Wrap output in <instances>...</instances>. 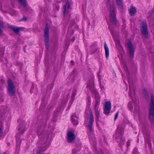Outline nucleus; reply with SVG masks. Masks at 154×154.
<instances>
[{
    "mask_svg": "<svg viewBox=\"0 0 154 154\" xmlns=\"http://www.w3.org/2000/svg\"><path fill=\"white\" fill-rule=\"evenodd\" d=\"M100 72H99L97 73V76H98V78L99 79V82H100V86L101 87L102 90V89L103 88V89L104 88V87L103 86H102V85H101V82H100L101 81V79H100Z\"/></svg>",
    "mask_w": 154,
    "mask_h": 154,
    "instance_id": "obj_22",
    "label": "nucleus"
},
{
    "mask_svg": "<svg viewBox=\"0 0 154 154\" xmlns=\"http://www.w3.org/2000/svg\"><path fill=\"white\" fill-rule=\"evenodd\" d=\"M72 118H74V119H77V117L76 115H75V114H74L72 116Z\"/></svg>",
    "mask_w": 154,
    "mask_h": 154,
    "instance_id": "obj_32",
    "label": "nucleus"
},
{
    "mask_svg": "<svg viewBox=\"0 0 154 154\" xmlns=\"http://www.w3.org/2000/svg\"><path fill=\"white\" fill-rule=\"evenodd\" d=\"M8 89L9 94L11 96H14L15 94V88L12 80L8 79L7 81Z\"/></svg>",
    "mask_w": 154,
    "mask_h": 154,
    "instance_id": "obj_6",
    "label": "nucleus"
},
{
    "mask_svg": "<svg viewBox=\"0 0 154 154\" xmlns=\"http://www.w3.org/2000/svg\"><path fill=\"white\" fill-rule=\"evenodd\" d=\"M27 18L26 17H23L22 18L21 20V21H26L27 20Z\"/></svg>",
    "mask_w": 154,
    "mask_h": 154,
    "instance_id": "obj_29",
    "label": "nucleus"
},
{
    "mask_svg": "<svg viewBox=\"0 0 154 154\" xmlns=\"http://www.w3.org/2000/svg\"><path fill=\"white\" fill-rule=\"evenodd\" d=\"M3 99L2 98L0 97V103L1 102H3Z\"/></svg>",
    "mask_w": 154,
    "mask_h": 154,
    "instance_id": "obj_36",
    "label": "nucleus"
},
{
    "mask_svg": "<svg viewBox=\"0 0 154 154\" xmlns=\"http://www.w3.org/2000/svg\"><path fill=\"white\" fill-rule=\"evenodd\" d=\"M109 29H110V26H109Z\"/></svg>",
    "mask_w": 154,
    "mask_h": 154,
    "instance_id": "obj_43",
    "label": "nucleus"
},
{
    "mask_svg": "<svg viewBox=\"0 0 154 154\" xmlns=\"http://www.w3.org/2000/svg\"><path fill=\"white\" fill-rule=\"evenodd\" d=\"M111 109V103L110 102L107 101L106 102L105 106L103 108L104 113L107 115L109 113Z\"/></svg>",
    "mask_w": 154,
    "mask_h": 154,
    "instance_id": "obj_12",
    "label": "nucleus"
},
{
    "mask_svg": "<svg viewBox=\"0 0 154 154\" xmlns=\"http://www.w3.org/2000/svg\"><path fill=\"white\" fill-rule=\"evenodd\" d=\"M112 36H113V35L112 34Z\"/></svg>",
    "mask_w": 154,
    "mask_h": 154,
    "instance_id": "obj_44",
    "label": "nucleus"
},
{
    "mask_svg": "<svg viewBox=\"0 0 154 154\" xmlns=\"http://www.w3.org/2000/svg\"><path fill=\"white\" fill-rule=\"evenodd\" d=\"M104 49L105 50L106 57V58L107 59L109 56V49L106 43H104Z\"/></svg>",
    "mask_w": 154,
    "mask_h": 154,
    "instance_id": "obj_18",
    "label": "nucleus"
},
{
    "mask_svg": "<svg viewBox=\"0 0 154 154\" xmlns=\"http://www.w3.org/2000/svg\"><path fill=\"white\" fill-rule=\"evenodd\" d=\"M2 30L1 29V28H0V35H2Z\"/></svg>",
    "mask_w": 154,
    "mask_h": 154,
    "instance_id": "obj_35",
    "label": "nucleus"
},
{
    "mask_svg": "<svg viewBox=\"0 0 154 154\" xmlns=\"http://www.w3.org/2000/svg\"><path fill=\"white\" fill-rule=\"evenodd\" d=\"M109 10L110 11V17L112 19L113 24L115 25L117 23V21L116 19L115 8L113 6H110Z\"/></svg>",
    "mask_w": 154,
    "mask_h": 154,
    "instance_id": "obj_8",
    "label": "nucleus"
},
{
    "mask_svg": "<svg viewBox=\"0 0 154 154\" xmlns=\"http://www.w3.org/2000/svg\"><path fill=\"white\" fill-rule=\"evenodd\" d=\"M11 15L14 16L16 15L17 14V12L14 10H12L10 13Z\"/></svg>",
    "mask_w": 154,
    "mask_h": 154,
    "instance_id": "obj_27",
    "label": "nucleus"
},
{
    "mask_svg": "<svg viewBox=\"0 0 154 154\" xmlns=\"http://www.w3.org/2000/svg\"><path fill=\"white\" fill-rule=\"evenodd\" d=\"M74 73V71H73L72 72L71 74H72V73Z\"/></svg>",
    "mask_w": 154,
    "mask_h": 154,
    "instance_id": "obj_41",
    "label": "nucleus"
},
{
    "mask_svg": "<svg viewBox=\"0 0 154 154\" xmlns=\"http://www.w3.org/2000/svg\"><path fill=\"white\" fill-rule=\"evenodd\" d=\"M71 63H73V61L72 60L71 61Z\"/></svg>",
    "mask_w": 154,
    "mask_h": 154,
    "instance_id": "obj_40",
    "label": "nucleus"
},
{
    "mask_svg": "<svg viewBox=\"0 0 154 154\" xmlns=\"http://www.w3.org/2000/svg\"><path fill=\"white\" fill-rule=\"evenodd\" d=\"M2 134V130L1 128H0V136H1Z\"/></svg>",
    "mask_w": 154,
    "mask_h": 154,
    "instance_id": "obj_33",
    "label": "nucleus"
},
{
    "mask_svg": "<svg viewBox=\"0 0 154 154\" xmlns=\"http://www.w3.org/2000/svg\"><path fill=\"white\" fill-rule=\"evenodd\" d=\"M0 89H1V88H0Z\"/></svg>",
    "mask_w": 154,
    "mask_h": 154,
    "instance_id": "obj_46",
    "label": "nucleus"
},
{
    "mask_svg": "<svg viewBox=\"0 0 154 154\" xmlns=\"http://www.w3.org/2000/svg\"><path fill=\"white\" fill-rule=\"evenodd\" d=\"M144 136L146 140L148 141H149V133H144Z\"/></svg>",
    "mask_w": 154,
    "mask_h": 154,
    "instance_id": "obj_21",
    "label": "nucleus"
},
{
    "mask_svg": "<svg viewBox=\"0 0 154 154\" xmlns=\"http://www.w3.org/2000/svg\"><path fill=\"white\" fill-rule=\"evenodd\" d=\"M116 4L119 10L122 11L123 9L122 0H116Z\"/></svg>",
    "mask_w": 154,
    "mask_h": 154,
    "instance_id": "obj_16",
    "label": "nucleus"
},
{
    "mask_svg": "<svg viewBox=\"0 0 154 154\" xmlns=\"http://www.w3.org/2000/svg\"><path fill=\"white\" fill-rule=\"evenodd\" d=\"M75 40V38L73 37L72 38V41H74Z\"/></svg>",
    "mask_w": 154,
    "mask_h": 154,
    "instance_id": "obj_37",
    "label": "nucleus"
},
{
    "mask_svg": "<svg viewBox=\"0 0 154 154\" xmlns=\"http://www.w3.org/2000/svg\"><path fill=\"white\" fill-rule=\"evenodd\" d=\"M5 112V107L4 106H2L0 109V112L2 113H4Z\"/></svg>",
    "mask_w": 154,
    "mask_h": 154,
    "instance_id": "obj_24",
    "label": "nucleus"
},
{
    "mask_svg": "<svg viewBox=\"0 0 154 154\" xmlns=\"http://www.w3.org/2000/svg\"><path fill=\"white\" fill-rule=\"evenodd\" d=\"M45 41V46L47 49H48L49 44V31L48 24H46L44 30Z\"/></svg>",
    "mask_w": 154,
    "mask_h": 154,
    "instance_id": "obj_7",
    "label": "nucleus"
},
{
    "mask_svg": "<svg viewBox=\"0 0 154 154\" xmlns=\"http://www.w3.org/2000/svg\"><path fill=\"white\" fill-rule=\"evenodd\" d=\"M72 122L74 124L77 125L78 123V122L77 120V119L72 118Z\"/></svg>",
    "mask_w": 154,
    "mask_h": 154,
    "instance_id": "obj_23",
    "label": "nucleus"
},
{
    "mask_svg": "<svg viewBox=\"0 0 154 154\" xmlns=\"http://www.w3.org/2000/svg\"><path fill=\"white\" fill-rule=\"evenodd\" d=\"M75 91H73L72 92V97H71V99L73 100V99L75 97Z\"/></svg>",
    "mask_w": 154,
    "mask_h": 154,
    "instance_id": "obj_28",
    "label": "nucleus"
},
{
    "mask_svg": "<svg viewBox=\"0 0 154 154\" xmlns=\"http://www.w3.org/2000/svg\"><path fill=\"white\" fill-rule=\"evenodd\" d=\"M130 145V141H128L127 142V146H129Z\"/></svg>",
    "mask_w": 154,
    "mask_h": 154,
    "instance_id": "obj_34",
    "label": "nucleus"
},
{
    "mask_svg": "<svg viewBox=\"0 0 154 154\" xmlns=\"http://www.w3.org/2000/svg\"><path fill=\"white\" fill-rule=\"evenodd\" d=\"M89 114L88 127L90 131H92V125L93 123L94 120L93 113L91 110H90L89 111Z\"/></svg>",
    "mask_w": 154,
    "mask_h": 154,
    "instance_id": "obj_11",
    "label": "nucleus"
},
{
    "mask_svg": "<svg viewBox=\"0 0 154 154\" xmlns=\"http://www.w3.org/2000/svg\"><path fill=\"white\" fill-rule=\"evenodd\" d=\"M141 32L143 36L146 38H148V32L147 29V24L146 22L143 21L140 26Z\"/></svg>",
    "mask_w": 154,
    "mask_h": 154,
    "instance_id": "obj_9",
    "label": "nucleus"
},
{
    "mask_svg": "<svg viewBox=\"0 0 154 154\" xmlns=\"http://www.w3.org/2000/svg\"><path fill=\"white\" fill-rule=\"evenodd\" d=\"M116 45L117 47L118 48H120L121 46H120V42H119V41L118 40H116Z\"/></svg>",
    "mask_w": 154,
    "mask_h": 154,
    "instance_id": "obj_26",
    "label": "nucleus"
},
{
    "mask_svg": "<svg viewBox=\"0 0 154 154\" xmlns=\"http://www.w3.org/2000/svg\"><path fill=\"white\" fill-rule=\"evenodd\" d=\"M25 10L30 11L31 8L27 5L26 0H18Z\"/></svg>",
    "mask_w": 154,
    "mask_h": 154,
    "instance_id": "obj_13",
    "label": "nucleus"
},
{
    "mask_svg": "<svg viewBox=\"0 0 154 154\" xmlns=\"http://www.w3.org/2000/svg\"><path fill=\"white\" fill-rule=\"evenodd\" d=\"M3 28V24L2 22L0 21V28Z\"/></svg>",
    "mask_w": 154,
    "mask_h": 154,
    "instance_id": "obj_31",
    "label": "nucleus"
},
{
    "mask_svg": "<svg viewBox=\"0 0 154 154\" xmlns=\"http://www.w3.org/2000/svg\"><path fill=\"white\" fill-rule=\"evenodd\" d=\"M23 50H24V52H26V51H25V47H24V48H23Z\"/></svg>",
    "mask_w": 154,
    "mask_h": 154,
    "instance_id": "obj_39",
    "label": "nucleus"
},
{
    "mask_svg": "<svg viewBox=\"0 0 154 154\" xmlns=\"http://www.w3.org/2000/svg\"><path fill=\"white\" fill-rule=\"evenodd\" d=\"M124 128V125L123 124H121L119 125L117 127V129L115 135V137L117 140V141L119 142L120 140V143L122 145L125 142L124 140L122 137V135Z\"/></svg>",
    "mask_w": 154,
    "mask_h": 154,
    "instance_id": "obj_3",
    "label": "nucleus"
},
{
    "mask_svg": "<svg viewBox=\"0 0 154 154\" xmlns=\"http://www.w3.org/2000/svg\"><path fill=\"white\" fill-rule=\"evenodd\" d=\"M7 26L9 29L12 30L16 34H17L19 31L23 30V27H15L12 26L9 24H7Z\"/></svg>",
    "mask_w": 154,
    "mask_h": 154,
    "instance_id": "obj_14",
    "label": "nucleus"
},
{
    "mask_svg": "<svg viewBox=\"0 0 154 154\" xmlns=\"http://www.w3.org/2000/svg\"><path fill=\"white\" fill-rule=\"evenodd\" d=\"M99 154H103L102 152L101 151H100Z\"/></svg>",
    "mask_w": 154,
    "mask_h": 154,
    "instance_id": "obj_38",
    "label": "nucleus"
},
{
    "mask_svg": "<svg viewBox=\"0 0 154 154\" xmlns=\"http://www.w3.org/2000/svg\"><path fill=\"white\" fill-rule=\"evenodd\" d=\"M149 113V119L151 123L154 121V96L152 95L150 103Z\"/></svg>",
    "mask_w": 154,
    "mask_h": 154,
    "instance_id": "obj_4",
    "label": "nucleus"
},
{
    "mask_svg": "<svg viewBox=\"0 0 154 154\" xmlns=\"http://www.w3.org/2000/svg\"><path fill=\"white\" fill-rule=\"evenodd\" d=\"M143 94L144 97L146 99H147L148 98L149 95L146 89H143Z\"/></svg>",
    "mask_w": 154,
    "mask_h": 154,
    "instance_id": "obj_20",
    "label": "nucleus"
},
{
    "mask_svg": "<svg viewBox=\"0 0 154 154\" xmlns=\"http://www.w3.org/2000/svg\"><path fill=\"white\" fill-rule=\"evenodd\" d=\"M18 130L19 133L16 136V141L17 143V148L19 147V146L21 142V140L20 139L19 136L20 134H21L23 133L26 130L25 124L23 123L19 125Z\"/></svg>",
    "mask_w": 154,
    "mask_h": 154,
    "instance_id": "obj_5",
    "label": "nucleus"
},
{
    "mask_svg": "<svg viewBox=\"0 0 154 154\" xmlns=\"http://www.w3.org/2000/svg\"><path fill=\"white\" fill-rule=\"evenodd\" d=\"M129 83V91L128 94L130 98H131V101H130L128 104V106L130 110H131L133 106L134 107L135 110L136 111H138L139 109V107L138 106L137 102L135 98H132V97H135V93L133 89V86L132 84Z\"/></svg>",
    "mask_w": 154,
    "mask_h": 154,
    "instance_id": "obj_2",
    "label": "nucleus"
},
{
    "mask_svg": "<svg viewBox=\"0 0 154 154\" xmlns=\"http://www.w3.org/2000/svg\"><path fill=\"white\" fill-rule=\"evenodd\" d=\"M127 85L126 90H127V89H128V86H127V85Z\"/></svg>",
    "mask_w": 154,
    "mask_h": 154,
    "instance_id": "obj_42",
    "label": "nucleus"
},
{
    "mask_svg": "<svg viewBox=\"0 0 154 154\" xmlns=\"http://www.w3.org/2000/svg\"><path fill=\"white\" fill-rule=\"evenodd\" d=\"M2 54H3V52L2 51Z\"/></svg>",
    "mask_w": 154,
    "mask_h": 154,
    "instance_id": "obj_45",
    "label": "nucleus"
},
{
    "mask_svg": "<svg viewBox=\"0 0 154 154\" xmlns=\"http://www.w3.org/2000/svg\"><path fill=\"white\" fill-rule=\"evenodd\" d=\"M139 152L138 150V149L136 148H135L133 151V154H138Z\"/></svg>",
    "mask_w": 154,
    "mask_h": 154,
    "instance_id": "obj_25",
    "label": "nucleus"
},
{
    "mask_svg": "<svg viewBox=\"0 0 154 154\" xmlns=\"http://www.w3.org/2000/svg\"><path fill=\"white\" fill-rule=\"evenodd\" d=\"M119 114L118 112H117L115 116L114 121H115L118 116Z\"/></svg>",
    "mask_w": 154,
    "mask_h": 154,
    "instance_id": "obj_30",
    "label": "nucleus"
},
{
    "mask_svg": "<svg viewBox=\"0 0 154 154\" xmlns=\"http://www.w3.org/2000/svg\"><path fill=\"white\" fill-rule=\"evenodd\" d=\"M67 6V7L68 8H69L70 6L67 2L66 4L64 5L63 7V15L64 17L65 16V14L66 13V9Z\"/></svg>",
    "mask_w": 154,
    "mask_h": 154,
    "instance_id": "obj_17",
    "label": "nucleus"
},
{
    "mask_svg": "<svg viewBox=\"0 0 154 154\" xmlns=\"http://www.w3.org/2000/svg\"><path fill=\"white\" fill-rule=\"evenodd\" d=\"M75 136L74 134L71 131H69L68 133V141L69 143L72 142L75 140Z\"/></svg>",
    "mask_w": 154,
    "mask_h": 154,
    "instance_id": "obj_15",
    "label": "nucleus"
},
{
    "mask_svg": "<svg viewBox=\"0 0 154 154\" xmlns=\"http://www.w3.org/2000/svg\"><path fill=\"white\" fill-rule=\"evenodd\" d=\"M94 81L92 80L88 83V86L89 87L90 89L92 94L94 95L96 98V103L94 106L95 115V120L96 122L99 120L100 117V111L98 110V105L99 102L100 97L97 92L94 88Z\"/></svg>",
    "mask_w": 154,
    "mask_h": 154,
    "instance_id": "obj_1",
    "label": "nucleus"
},
{
    "mask_svg": "<svg viewBox=\"0 0 154 154\" xmlns=\"http://www.w3.org/2000/svg\"><path fill=\"white\" fill-rule=\"evenodd\" d=\"M136 12V9L135 7H132L130 8L129 10V13L131 16L134 15Z\"/></svg>",
    "mask_w": 154,
    "mask_h": 154,
    "instance_id": "obj_19",
    "label": "nucleus"
},
{
    "mask_svg": "<svg viewBox=\"0 0 154 154\" xmlns=\"http://www.w3.org/2000/svg\"><path fill=\"white\" fill-rule=\"evenodd\" d=\"M128 48V52L129 57L131 58H132L134 56V49L131 42L129 41L127 43Z\"/></svg>",
    "mask_w": 154,
    "mask_h": 154,
    "instance_id": "obj_10",
    "label": "nucleus"
}]
</instances>
